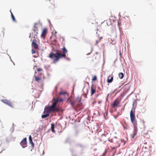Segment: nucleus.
<instances>
[{
  "instance_id": "obj_1",
  "label": "nucleus",
  "mask_w": 156,
  "mask_h": 156,
  "mask_svg": "<svg viewBox=\"0 0 156 156\" xmlns=\"http://www.w3.org/2000/svg\"><path fill=\"white\" fill-rule=\"evenodd\" d=\"M52 50L55 51V53L51 52L49 53L48 57L53 60V62L54 63L57 62L59 59L66 57V54L67 52V50L65 47L62 48V53H59L58 49H54L53 47H52Z\"/></svg>"
},
{
  "instance_id": "obj_2",
  "label": "nucleus",
  "mask_w": 156,
  "mask_h": 156,
  "mask_svg": "<svg viewBox=\"0 0 156 156\" xmlns=\"http://www.w3.org/2000/svg\"><path fill=\"white\" fill-rule=\"evenodd\" d=\"M135 112V110L132 109L130 111V118L131 122L133 124V127H134L133 133L131 135L132 138H133L137 134V121L136 119Z\"/></svg>"
},
{
  "instance_id": "obj_3",
  "label": "nucleus",
  "mask_w": 156,
  "mask_h": 156,
  "mask_svg": "<svg viewBox=\"0 0 156 156\" xmlns=\"http://www.w3.org/2000/svg\"><path fill=\"white\" fill-rule=\"evenodd\" d=\"M45 109L47 113H51V112H58L60 110L59 108L56 106H52L46 107Z\"/></svg>"
},
{
  "instance_id": "obj_4",
  "label": "nucleus",
  "mask_w": 156,
  "mask_h": 156,
  "mask_svg": "<svg viewBox=\"0 0 156 156\" xmlns=\"http://www.w3.org/2000/svg\"><path fill=\"white\" fill-rule=\"evenodd\" d=\"M1 101L10 107L12 108L13 107L12 102L6 99H4L1 100Z\"/></svg>"
},
{
  "instance_id": "obj_5",
  "label": "nucleus",
  "mask_w": 156,
  "mask_h": 156,
  "mask_svg": "<svg viewBox=\"0 0 156 156\" xmlns=\"http://www.w3.org/2000/svg\"><path fill=\"white\" fill-rule=\"evenodd\" d=\"M20 144L22 147L23 148L26 147L27 146V139L25 138L22 140V141L20 143Z\"/></svg>"
},
{
  "instance_id": "obj_6",
  "label": "nucleus",
  "mask_w": 156,
  "mask_h": 156,
  "mask_svg": "<svg viewBox=\"0 0 156 156\" xmlns=\"http://www.w3.org/2000/svg\"><path fill=\"white\" fill-rule=\"evenodd\" d=\"M120 103V101L118 99H116L114 102H113V103L112 104V106L113 107H118L119 106V104Z\"/></svg>"
},
{
  "instance_id": "obj_7",
  "label": "nucleus",
  "mask_w": 156,
  "mask_h": 156,
  "mask_svg": "<svg viewBox=\"0 0 156 156\" xmlns=\"http://www.w3.org/2000/svg\"><path fill=\"white\" fill-rule=\"evenodd\" d=\"M36 39H34L33 40L32 42V47H33L34 48L37 49L38 48V44L36 43Z\"/></svg>"
},
{
  "instance_id": "obj_8",
  "label": "nucleus",
  "mask_w": 156,
  "mask_h": 156,
  "mask_svg": "<svg viewBox=\"0 0 156 156\" xmlns=\"http://www.w3.org/2000/svg\"><path fill=\"white\" fill-rule=\"evenodd\" d=\"M50 42L51 44L55 45L57 41L55 38L53 37H50Z\"/></svg>"
},
{
  "instance_id": "obj_9",
  "label": "nucleus",
  "mask_w": 156,
  "mask_h": 156,
  "mask_svg": "<svg viewBox=\"0 0 156 156\" xmlns=\"http://www.w3.org/2000/svg\"><path fill=\"white\" fill-rule=\"evenodd\" d=\"M47 29H44L43 30L42 33H41V37H44L46 36L47 33Z\"/></svg>"
},
{
  "instance_id": "obj_10",
  "label": "nucleus",
  "mask_w": 156,
  "mask_h": 156,
  "mask_svg": "<svg viewBox=\"0 0 156 156\" xmlns=\"http://www.w3.org/2000/svg\"><path fill=\"white\" fill-rule=\"evenodd\" d=\"M58 98L56 99H54V101H53L51 106H56V105L58 103Z\"/></svg>"
},
{
  "instance_id": "obj_11",
  "label": "nucleus",
  "mask_w": 156,
  "mask_h": 156,
  "mask_svg": "<svg viewBox=\"0 0 156 156\" xmlns=\"http://www.w3.org/2000/svg\"><path fill=\"white\" fill-rule=\"evenodd\" d=\"M113 80V77L112 75H110L108 77L107 82L108 83H111Z\"/></svg>"
},
{
  "instance_id": "obj_12",
  "label": "nucleus",
  "mask_w": 156,
  "mask_h": 156,
  "mask_svg": "<svg viewBox=\"0 0 156 156\" xmlns=\"http://www.w3.org/2000/svg\"><path fill=\"white\" fill-rule=\"evenodd\" d=\"M95 93V89L93 88V87L91 86V95H92Z\"/></svg>"
},
{
  "instance_id": "obj_13",
  "label": "nucleus",
  "mask_w": 156,
  "mask_h": 156,
  "mask_svg": "<svg viewBox=\"0 0 156 156\" xmlns=\"http://www.w3.org/2000/svg\"><path fill=\"white\" fill-rule=\"evenodd\" d=\"M50 113H47L45 114V115H41V118L42 119H44L45 118H46L49 116V114Z\"/></svg>"
},
{
  "instance_id": "obj_14",
  "label": "nucleus",
  "mask_w": 156,
  "mask_h": 156,
  "mask_svg": "<svg viewBox=\"0 0 156 156\" xmlns=\"http://www.w3.org/2000/svg\"><path fill=\"white\" fill-rule=\"evenodd\" d=\"M35 80L37 82H39L41 80V78L40 77L35 76Z\"/></svg>"
},
{
  "instance_id": "obj_15",
  "label": "nucleus",
  "mask_w": 156,
  "mask_h": 156,
  "mask_svg": "<svg viewBox=\"0 0 156 156\" xmlns=\"http://www.w3.org/2000/svg\"><path fill=\"white\" fill-rule=\"evenodd\" d=\"M54 123L51 124V131H52L53 132L55 133V131L54 130Z\"/></svg>"
},
{
  "instance_id": "obj_16",
  "label": "nucleus",
  "mask_w": 156,
  "mask_h": 156,
  "mask_svg": "<svg viewBox=\"0 0 156 156\" xmlns=\"http://www.w3.org/2000/svg\"><path fill=\"white\" fill-rule=\"evenodd\" d=\"M118 75H119V78H120V79H122L123 78V77L124 76V74H123V73H119V74H118Z\"/></svg>"
},
{
  "instance_id": "obj_17",
  "label": "nucleus",
  "mask_w": 156,
  "mask_h": 156,
  "mask_svg": "<svg viewBox=\"0 0 156 156\" xmlns=\"http://www.w3.org/2000/svg\"><path fill=\"white\" fill-rule=\"evenodd\" d=\"M103 38L102 37H100V38H99L98 40H97L96 41V44H95V45H97L98 44V43L100 41V40H101Z\"/></svg>"
},
{
  "instance_id": "obj_18",
  "label": "nucleus",
  "mask_w": 156,
  "mask_h": 156,
  "mask_svg": "<svg viewBox=\"0 0 156 156\" xmlns=\"http://www.w3.org/2000/svg\"><path fill=\"white\" fill-rule=\"evenodd\" d=\"M10 12L11 13V16H12V20H13V21H16V19H15L14 16L13 14L11 11Z\"/></svg>"
},
{
  "instance_id": "obj_19",
  "label": "nucleus",
  "mask_w": 156,
  "mask_h": 156,
  "mask_svg": "<svg viewBox=\"0 0 156 156\" xmlns=\"http://www.w3.org/2000/svg\"><path fill=\"white\" fill-rule=\"evenodd\" d=\"M66 94H67V93L65 92H59V94L60 95H64Z\"/></svg>"
},
{
  "instance_id": "obj_20",
  "label": "nucleus",
  "mask_w": 156,
  "mask_h": 156,
  "mask_svg": "<svg viewBox=\"0 0 156 156\" xmlns=\"http://www.w3.org/2000/svg\"><path fill=\"white\" fill-rule=\"evenodd\" d=\"M97 80V77L96 76H94L93 77L92 79V81H95Z\"/></svg>"
},
{
  "instance_id": "obj_21",
  "label": "nucleus",
  "mask_w": 156,
  "mask_h": 156,
  "mask_svg": "<svg viewBox=\"0 0 156 156\" xmlns=\"http://www.w3.org/2000/svg\"><path fill=\"white\" fill-rule=\"evenodd\" d=\"M117 147L116 146H114L113 147H111V148L112 150L113 151V150H114V149H115V148H116Z\"/></svg>"
},
{
  "instance_id": "obj_22",
  "label": "nucleus",
  "mask_w": 156,
  "mask_h": 156,
  "mask_svg": "<svg viewBox=\"0 0 156 156\" xmlns=\"http://www.w3.org/2000/svg\"><path fill=\"white\" fill-rule=\"evenodd\" d=\"M77 101H78V102H80L81 101V98L80 97H77Z\"/></svg>"
},
{
  "instance_id": "obj_23",
  "label": "nucleus",
  "mask_w": 156,
  "mask_h": 156,
  "mask_svg": "<svg viewBox=\"0 0 156 156\" xmlns=\"http://www.w3.org/2000/svg\"><path fill=\"white\" fill-rule=\"evenodd\" d=\"M30 143L31 144V146H32V147H34V143L32 142H30Z\"/></svg>"
},
{
  "instance_id": "obj_24",
  "label": "nucleus",
  "mask_w": 156,
  "mask_h": 156,
  "mask_svg": "<svg viewBox=\"0 0 156 156\" xmlns=\"http://www.w3.org/2000/svg\"><path fill=\"white\" fill-rule=\"evenodd\" d=\"M58 98V99H59V102H62L63 101V99L62 98Z\"/></svg>"
},
{
  "instance_id": "obj_25",
  "label": "nucleus",
  "mask_w": 156,
  "mask_h": 156,
  "mask_svg": "<svg viewBox=\"0 0 156 156\" xmlns=\"http://www.w3.org/2000/svg\"><path fill=\"white\" fill-rule=\"evenodd\" d=\"M37 71L38 72H39V71H42V69L41 68H39L37 69Z\"/></svg>"
},
{
  "instance_id": "obj_26",
  "label": "nucleus",
  "mask_w": 156,
  "mask_h": 156,
  "mask_svg": "<svg viewBox=\"0 0 156 156\" xmlns=\"http://www.w3.org/2000/svg\"><path fill=\"white\" fill-rule=\"evenodd\" d=\"M32 54H35V50L34 49H32Z\"/></svg>"
},
{
  "instance_id": "obj_27",
  "label": "nucleus",
  "mask_w": 156,
  "mask_h": 156,
  "mask_svg": "<svg viewBox=\"0 0 156 156\" xmlns=\"http://www.w3.org/2000/svg\"><path fill=\"white\" fill-rule=\"evenodd\" d=\"M29 140H32V138H31V135L29 137Z\"/></svg>"
},
{
  "instance_id": "obj_28",
  "label": "nucleus",
  "mask_w": 156,
  "mask_h": 156,
  "mask_svg": "<svg viewBox=\"0 0 156 156\" xmlns=\"http://www.w3.org/2000/svg\"><path fill=\"white\" fill-rule=\"evenodd\" d=\"M101 102H102L101 100H100V101H98V103L99 104H100L101 103Z\"/></svg>"
},
{
  "instance_id": "obj_29",
  "label": "nucleus",
  "mask_w": 156,
  "mask_h": 156,
  "mask_svg": "<svg viewBox=\"0 0 156 156\" xmlns=\"http://www.w3.org/2000/svg\"><path fill=\"white\" fill-rule=\"evenodd\" d=\"M109 141L111 143L113 142V141L112 140H109Z\"/></svg>"
},
{
  "instance_id": "obj_30",
  "label": "nucleus",
  "mask_w": 156,
  "mask_h": 156,
  "mask_svg": "<svg viewBox=\"0 0 156 156\" xmlns=\"http://www.w3.org/2000/svg\"><path fill=\"white\" fill-rule=\"evenodd\" d=\"M101 156H105V154L104 153L103 154H102V155H101Z\"/></svg>"
},
{
  "instance_id": "obj_31",
  "label": "nucleus",
  "mask_w": 156,
  "mask_h": 156,
  "mask_svg": "<svg viewBox=\"0 0 156 156\" xmlns=\"http://www.w3.org/2000/svg\"><path fill=\"white\" fill-rule=\"evenodd\" d=\"M33 142L32 140H29V142Z\"/></svg>"
},
{
  "instance_id": "obj_32",
  "label": "nucleus",
  "mask_w": 156,
  "mask_h": 156,
  "mask_svg": "<svg viewBox=\"0 0 156 156\" xmlns=\"http://www.w3.org/2000/svg\"><path fill=\"white\" fill-rule=\"evenodd\" d=\"M36 24H35V25ZM34 25V27L35 28H36V27H35V25Z\"/></svg>"
},
{
  "instance_id": "obj_33",
  "label": "nucleus",
  "mask_w": 156,
  "mask_h": 156,
  "mask_svg": "<svg viewBox=\"0 0 156 156\" xmlns=\"http://www.w3.org/2000/svg\"><path fill=\"white\" fill-rule=\"evenodd\" d=\"M119 55H120L121 56V54L120 53V51H119Z\"/></svg>"
},
{
  "instance_id": "obj_34",
  "label": "nucleus",
  "mask_w": 156,
  "mask_h": 156,
  "mask_svg": "<svg viewBox=\"0 0 156 156\" xmlns=\"http://www.w3.org/2000/svg\"><path fill=\"white\" fill-rule=\"evenodd\" d=\"M90 54V53H89V54H87V55H89V54Z\"/></svg>"
},
{
  "instance_id": "obj_35",
  "label": "nucleus",
  "mask_w": 156,
  "mask_h": 156,
  "mask_svg": "<svg viewBox=\"0 0 156 156\" xmlns=\"http://www.w3.org/2000/svg\"><path fill=\"white\" fill-rule=\"evenodd\" d=\"M34 31H35V29H34Z\"/></svg>"
},
{
  "instance_id": "obj_36",
  "label": "nucleus",
  "mask_w": 156,
  "mask_h": 156,
  "mask_svg": "<svg viewBox=\"0 0 156 156\" xmlns=\"http://www.w3.org/2000/svg\"><path fill=\"white\" fill-rule=\"evenodd\" d=\"M91 51H90V53H91Z\"/></svg>"
},
{
  "instance_id": "obj_37",
  "label": "nucleus",
  "mask_w": 156,
  "mask_h": 156,
  "mask_svg": "<svg viewBox=\"0 0 156 156\" xmlns=\"http://www.w3.org/2000/svg\"><path fill=\"white\" fill-rule=\"evenodd\" d=\"M124 129H125V127L124 126Z\"/></svg>"
},
{
  "instance_id": "obj_38",
  "label": "nucleus",
  "mask_w": 156,
  "mask_h": 156,
  "mask_svg": "<svg viewBox=\"0 0 156 156\" xmlns=\"http://www.w3.org/2000/svg\"><path fill=\"white\" fill-rule=\"evenodd\" d=\"M57 33V32H55V33Z\"/></svg>"
},
{
  "instance_id": "obj_39",
  "label": "nucleus",
  "mask_w": 156,
  "mask_h": 156,
  "mask_svg": "<svg viewBox=\"0 0 156 156\" xmlns=\"http://www.w3.org/2000/svg\"><path fill=\"white\" fill-rule=\"evenodd\" d=\"M100 156H102V155H100Z\"/></svg>"
}]
</instances>
